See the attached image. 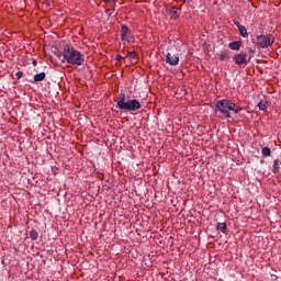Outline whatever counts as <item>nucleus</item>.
<instances>
[{
  "label": "nucleus",
  "mask_w": 281,
  "mask_h": 281,
  "mask_svg": "<svg viewBox=\"0 0 281 281\" xmlns=\"http://www.w3.org/2000/svg\"><path fill=\"white\" fill-rule=\"evenodd\" d=\"M215 111L221 113V117H224L225 120H232V112L229 111H233V113L238 115V113L243 111V108L232 102L229 99H222L216 102Z\"/></svg>",
  "instance_id": "f257e3e1"
},
{
  "label": "nucleus",
  "mask_w": 281,
  "mask_h": 281,
  "mask_svg": "<svg viewBox=\"0 0 281 281\" xmlns=\"http://www.w3.org/2000/svg\"><path fill=\"white\" fill-rule=\"evenodd\" d=\"M63 56L65 63H68V65H76L78 67H80V65H85V55L76 50L72 46H65Z\"/></svg>",
  "instance_id": "f03ea898"
},
{
  "label": "nucleus",
  "mask_w": 281,
  "mask_h": 281,
  "mask_svg": "<svg viewBox=\"0 0 281 281\" xmlns=\"http://www.w3.org/2000/svg\"><path fill=\"white\" fill-rule=\"evenodd\" d=\"M117 106L121 111H137L142 109V103L135 99L126 101V94L122 92L117 101Z\"/></svg>",
  "instance_id": "7ed1b4c3"
},
{
  "label": "nucleus",
  "mask_w": 281,
  "mask_h": 281,
  "mask_svg": "<svg viewBox=\"0 0 281 281\" xmlns=\"http://www.w3.org/2000/svg\"><path fill=\"white\" fill-rule=\"evenodd\" d=\"M254 43L257 45V47H261V49H267L276 43V37L273 35H258Z\"/></svg>",
  "instance_id": "20e7f679"
},
{
  "label": "nucleus",
  "mask_w": 281,
  "mask_h": 281,
  "mask_svg": "<svg viewBox=\"0 0 281 281\" xmlns=\"http://www.w3.org/2000/svg\"><path fill=\"white\" fill-rule=\"evenodd\" d=\"M233 60H235V65H247V63H249V60H251V57H249V59H247V53L245 52H240L239 54H235L233 56Z\"/></svg>",
  "instance_id": "39448f33"
},
{
  "label": "nucleus",
  "mask_w": 281,
  "mask_h": 281,
  "mask_svg": "<svg viewBox=\"0 0 281 281\" xmlns=\"http://www.w3.org/2000/svg\"><path fill=\"white\" fill-rule=\"evenodd\" d=\"M121 38L123 43H133V40L131 38V30H128V26L125 24L121 26Z\"/></svg>",
  "instance_id": "423d86ee"
},
{
  "label": "nucleus",
  "mask_w": 281,
  "mask_h": 281,
  "mask_svg": "<svg viewBox=\"0 0 281 281\" xmlns=\"http://www.w3.org/2000/svg\"><path fill=\"white\" fill-rule=\"evenodd\" d=\"M166 63H167L168 65H172V66L179 65V56L172 55V54L168 53V54L166 55Z\"/></svg>",
  "instance_id": "0eeeda50"
},
{
  "label": "nucleus",
  "mask_w": 281,
  "mask_h": 281,
  "mask_svg": "<svg viewBox=\"0 0 281 281\" xmlns=\"http://www.w3.org/2000/svg\"><path fill=\"white\" fill-rule=\"evenodd\" d=\"M240 45H243V42L237 41V42L229 43L228 47H229V49L238 50V49H240Z\"/></svg>",
  "instance_id": "6e6552de"
},
{
  "label": "nucleus",
  "mask_w": 281,
  "mask_h": 281,
  "mask_svg": "<svg viewBox=\"0 0 281 281\" xmlns=\"http://www.w3.org/2000/svg\"><path fill=\"white\" fill-rule=\"evenodd\" d=\"M272 172L273 175H278V172H280V159H274L273 166H272Z\"/></svg>",
  "instance_id": "1a4fd4ad"
},
{
  "label": "nucleus",
  "mask_w": 281,
  "mask_h": 281,
  "mask_svg": "<svg viewBox=\"0 0 281 281\" xmlns=\"http://www.w3.org/2000/svg\"><path fill=\"white\" fill-rule=\"evenodd\" d=\"M238 32L243 38H249V33L247 32V27H245V25L239 26Z\"/></svg>",
  "instance_id": "9d476101"
},
{
  "label": "nucleus",
  "mask_w": 281,
  "mask_h": 281,
  "mask_svg": "<svg viewBox=\"0 0 281 281\" xmlns=\"http://www.w3.org/2000/svg\"><path fill=\"white\" fill-rule=\"evenodd\" d=\"M216 229H217V232H222L223 234H225V232H227V224L225 222L217 223Z\"/></svg>",
  "instance_id": "9b49d317"
},
{
  "label": "nucleus",
  "mask_w": 281,
  "mask_h": 281,
  "mask_svg": "<svg viewBox=\"0 0 281 281\" xmlns=\"http://www.w3.org/2000/svg\"><path fill=\"white\" fill-rule=\"evenodd\" d=\"M168 12L171 15V19H179V9L171 8L168 10Z\"/></svg>",
  "instance_id": "f8f14e48"
},
{
  "label": "nucleus",
  "mask_w": 281,
  "mask_h": 281,
  "mask_svg": "<svg viewBox=\"0 0 281 281\" xmlns=\"http://www.w3.org/2000/svg\"><path fill=\"white\" fill-rule=\"evenodd\" d=\"M42 80H45V72H40L34 76L35 82H42Z\"/></svg>",
  "instance_id": "ddd939ff"
},
{
  "label": "nucleus",
  "mask_w": 281,
  "mask_h": 281,
  "mask_svg": "<svg viewBox=\"0 0 281 281\" xmlns=\"http://www.w3.org/2000/svg\"><path fill=\"white\" fill-rule=\"evenodd\" d=\"M261 155H262V157H271V148H269V147H263V148L261 149Z\"/></svg>",
  "instance_id": "4468645a"
},
{
  "label": "nucleus",
  "mask_w": 281,
  "mask_h": 281,
  "mask_svg": "<svg viewBox=\"0 0 281 281\" xmlns=\"http://www.w3.org/2000/svg\"><path fill=\"white\" fill-rule=\"evenodd\" d=\"M30 238H31L32 240H38V232H36V231H31V232H30Z\"/></svg>",
  "instance_id": "2eb2a0df"
},
{
  "label": "nucleus",
  "mask_w": 281,
  "mask_h": 281,
  "mask_svg": "<svg viewBox=\"0 0 281 281\" xmlns=\"http://www.w3.org/2000/svg\"><path fill=\"white\" fill-rule=\"evenodd\" d=\"M258 109H259V111H267V103L260 101L258 103Z\"/></svg>",
  "instance_id": "dca6fc26"
},
{
  "label": "nucleus",
  "mask_w": 281,
  "mask_h": 281,
  "mask_svg": "<svg viewBox=\"0 0 281 281\" xmlns=\"http://www.w3.org/2000/svg\"><path fill=\"white\" fill-rule=\"evenodd\" d=\"M229 58V53H223L220 55V60H227Z\"/></svg>",
  "instance_id": "f3484780"
},
{
  "label": "nucleus",
  "mask_w": 281,
  "mask_h": 281,
  "mask_svg": "<svg viewBox=\"0 0 281 281\" xmlns=\"http://www.w3.org/2000/svg\"><path fill=\"white\" fill-rule=\"evenodd\" d=\"M234 25H236L238 30L243 27V24H240V22H238L237 20H234Z\"/></svg>",
  "instance_id": "a211bd4d"
},
{
  "label": "nucleus",
  "mask_w": 281,
  "mask_h": 281,
  "mask_svg": "<svg viewBox=\"0 0 281 281\" xmlns=\"http://www.w3.org/2000/svg\"><path fill=\"white\" fill-rule=\"evenodd\" d=\"M131 58L133 59V60H135L136 58H137V54L136 53H131Z\"/></svg>",
  "instance_id": "6ab92c4d"
},
{
  "label": "nucleus",
  "mask_w": 281,
  "mask_h": 281,
  "mask_svg": "<svg viewBox=\"0 0 281 281\" xmlns=\"http://www.w3.org/2000/svg\"><path fill=\"white\" fill-rule=\"evenodd\" d=\"M16 76H18V78H23V71H18Z\"/></svg>",
  "instance_id": "aec40b11"
},
{
  "label": "nucleus",
  "mask_w": 281,
  "mask_h": 281,
  "mask_svg": "<svg viewBox=\"0 0 281 281\" xmlns=\"http://www.w3.org/2000/svg\"><path fill=\"white\" fill-rule=\"evenodd\" d=\"M33 65H34V67H36V65H37L36 59L33 60Z\"/></svg>",
  "instance_id": "412c9836"
},
{
  "label": "nucleus",
  "mask_w": 281,
  "mask_h": 281,
  "mask_svg": "<svg viewBox=\"0 0 281 281\" xmlns=\"http://www.w3.org/2000/svg\"><path fill=\"white\" fill-rule=\"evenodd\" d=\"M120 58H122V56L117 55V56H116V59L120 60Z\"/></svg>",
  "instance_id": "4be33fe9"
}]
</instances>
